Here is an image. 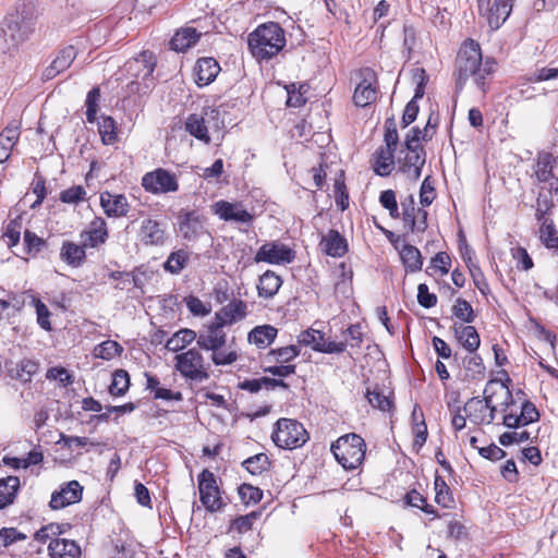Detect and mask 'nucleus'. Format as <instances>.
<instances>
[{
	"instance_id": "2",
	"label": "nucleus",
	"mask_w": 558,
	"mask_h": 558,
	"mask_svg": "<svg viewBox=\"0 0 558 558\" xmlns=\"http://www.w3.org/2000/svg\"><path fill=\"white\" fill-rule=\"evenodd\" d=\"M37 20V4L35 0H20L16 3L15 14L4 21L0 27V53L7 54L15 51L35 32Z\"/></svg>"
},
{
	"instance_id": "31",
	"label": "nucleus",
	"mask_w": 558,
	"mask_h": 558,
	"mask_svg": "<svg viewBox=\"0 0 558 558\" xmlns=\"http://www.w3.org/2000/svg\"><path fill=\"white\" fill-rule=\"evenodd\" d=\"M282 286V279L272 270H266L258 280L257 292L263 299H272Z\"/></svg>"
},
{
	"instance_id": "54",
	"label": "nucleus",
	"mask_w": 558,
	"mask_h": 558,
	"mask_svg": "<svg viewBox=\"0 0 558 558\" xmlns=\"http://www.w3.org/2000/svg\"><path fill=\"white\" fill-rule=\"evenodd\" d=\"M24 254L37 255L45 246V241L39 238L36 233L26 230L24 232Z\"/></svg>"
},
{
	"instance_id": "5",
	"label": "nucleus",
	"mask_w": 558,
	"mask_h": 558,
	"mask_svg": "<svg viewBox=\"0 0 558 558\" xmlns=\"http://www.w3.org/2000/svg\"><path fill=\"white\" fill-rule=\"evenodd\" d=\"M223 128L219 109L210 106L204 107L199 113L189 114L184 122L185 131L205 144L210 143L209 129L219 131Z\"/></svg>"
},
{
	"instance_id": "34",
	"label": "nucleus",
	"mask_w": 558,
	"mask_h": 558,
	"mask_svg": "<svg viewBox=\"0 0 558 558\" xmlns=\"http://www.w3.org/2000/svg\"><path fill=\"white\" fill-rule=\"evenodd\" d=\"M21 488V481L17 476L0 478V510L9 507L15 501Z\"/></svg>"
},
{
	"instance_id": "62",
	"label": "nucleus",
	"mask_w": 558,
	"mask_h": 558,
	"mask_svg": "<svg viewBox=\"0 0 558 558\" xmlns=\"http://www.w3.org/2000/svg\"><path fill=\"white\" fill-rule=\"evenodd\" d=\"M25 539L26 535L19 532L15 527H4L0 530V545L4 547Z\"/></svg>"
},
{
	"instance_id": "22",
	"label": "nucleus",
	"mask_w": 558,
	"mask_h": 558,
	"mask_svg": "<svg viewBox=\"0 0 558 558\" xmlns=\"http://www.w3.org/2000/svg\"><path fill=\"white\" fill-rule=\"evenodd\" d=\"M138 236L145 245H162L166 241L165 226L150 218L144 219L140 228Z\"/></svg>"
},
{
	"instance_id": "9",
	"label": "nucleus",
	"mask_w": 558,
	"mask_h": 558,
	"mask_svg": "<svg viewBox=\"0 0 558 558\" xmlns=\"http://www.w3.org/2000/svg\"><path fill=\"white\" fill-rule=\"evenodd\" d=\"M175 369L186 379L204 381L208 379L209 374L204 367V357L196 349H190L186 352L177 354Z\"/></svg>"
},
{
	"instance_id": "16",
	"label": "nucleus",
	"mask_w": 558,
	"mask_h": 558,
	"mask_svg": "<svg viewBox=\"0 0 558 558\" xmlns=\"http://www.w3.org/2000/svg\"><path fill=\"white\" fill-rule=\"evenodd\" d=\"M211 211L220 220L223 221L251 223L254 218L253 215L248 213L240 202L230 203L223 199L218 201L213 204Z\"/></svg>"
},
{
	"instance_id": "60",
	"label": "nucleus",
	"mask_w": 558,
	"mask_h": 558,
	"mask_svg": "<svg viewBox=\"0 0 558 558\" xmlns=\"http://www.w3.org/2000/svg\"><path fill=\"white\" fill-rule=\"evenodd\" d=\"M469 271L473 279L475 287L478 289V291L482 294L485 295L488 292L489 287H488V283L485 279V276H484L483 271L481 270L480 266L475 263H470Z\"/></svg>"
},
{
	"instance_id": "58",
	"label": "nucleus",
	"mask_w": 558,
	"mask_h": 558,
	"mask_svg": "<svg viewBox=\"0 0 558 558\" xmlns=\"http://www.w3.org/2000/svg\"><path fill=\"white\" fill-rule=\"evenodd\" d=\"M259 513L253 511L246 515H240L231 522V530L238 531L240 534L246 533L252 529L254 520L258 518Z\"/></svg>"
},
{
	"instance_id": "26",
	"label": "nucleus",
	"mask_w": 558,
	"mask_h": 558,
	"mask_svg": "<svg viewBox=\"0 0 558 558\" xmlns=\"http://www.w3.org/2000/svg\"><path fill=\"white\" fill-rule=\"evenodd\" d=\"M86 246L72 241H63L60 247V259L72 268L83 266L86 260Z\"/></svg>"
},
{
	"instance_id": "39",
	"label": "nucleus",
	"mask_w": 558,
	"mask_h": 558,
	"mask_svg": "<svg viewBox=\"0 0 558 558\" xmlns=\"http://www.w3.org/2000/svg\"><path fill=\"white\" fill-rule=\"evenodd\" d=\"M98 131L105 145H112L118 141L116 122L111 117H101L98 122Z\"/></svg>"
},
{
	"instance_id": "29",
	"label": "nucleus",
	"mask_w": 558,
	"mask_h": 558,
	"mask_svg": "<svg viewBox=\"0 0 558 558\" xmlns=\"http://www.w3.org/2000/svg\"><path fill=\"white\" fill-rule=\"evenodd\" d=\"M453 330L458 341L470 353H474L478 349L481 344V339L474 326L454 324Z\"/></svg>"
},
{
	"instance_id": "55",
	"label": "nucleus",
	"mask_w": 558,
	"mask_h": 558,
	"mask_svg": "<svg viewBox=\"0 0 558 558\" xmlns=\"http://www.w3.org/2000/svg\"><path fill=\"white\" fill-rule=\"evenodd\" d=\"M300 348L298 345H287L278 349H274L269 352L270 355L275 356L278 363H289L300 355Z\"/></svg>"
},
{
	"instance_id": "18",
	"label": "nucleus",
	"mask_w": 558,
	"mask_h": 558,
	"mask_svg": "<svg viewBox=\"0 0 558 558\" xmlns=\"http://www.w3.org/2000/svg\"><path fill=\"white\" fill-rule=\"evenodd\" d=\"M223 326L215 319L210 322L196 338L199 349L205 351H216L227 344V333Z\"/></svg>"
},
{
	"instance_id": "41",
	"label": "nucleus",
	"mask_w": 558,
	"mask_h": 558,
	"mask_svg": "<svg viewBox=\"0 0 558 558\" xmlns=\"http://www.w3.org/2000/svg\"><path fill=\"white\" fill-rule=\"evenodd\" d=\"M189 260V254L184 250L172 252L165 262L166 271L178 275L182 271Z\"/></svg>"
},
{
	"instance_id": "19",
	"label": "nucleus",
	"mask_w": 558,
	"mask_h": 558,
	"mask_svg": "<svg viewBox=\"0 0 558 558\" xmlns=\"http://www.w3.org/2000/svg\"><path fill=\"white\" fill-rule=\"evenodd\" d=\"M206 232L205 218L196 211H189L181 216L179 233L186 241H195Z\"/></svg>"
},
{
	"instance_id": "47",
	"label": "nucleus",
	"mask_w": 558,
	"mask_h": 558,
	"mask_svg": "<svg viewBox=\"0 0 558 558\" xmlns=\"http://www.w3.org/2000/svg\"><path fill=\"white\" fill-rule=\"evenodd\" d=\"M270 461L266 453H257L243 461V466L253 475H259L268 470Z\"/></svg>"
},
{
	"instance_id": "38",
	"label": "nucleus",
	"mask_w": 558,
	"mask_h": 558,
	"mask_svg": "<svg viewBox=\"0 0 558 558\" xmlns=\"http://www.w3.org/2000/svg\"><path fill=\"white\" fill-rule=\"evenodd\" d=\"M365 397L374 409L383 412H390L393 409L391 392L389 395H385L378 387H375L374 389L367 388Z\"/></svg>"
},
{
	"instance_id": "27",
	"label": "nucleus",
	"mask_w": 558,
	"mask_h": 558,
	"mask_svg": "<svg viewBox=\"0 0 558 558\" xmlns=\"http://www.w3.org/2000/svg\"><path fill=\"white\" fill-rule=\"evenodd\" d=\"M196 84L206 86L210 84L220 71L219 63L214 58H201L194 68Z\"/></svg>"
},
{
	"instance_id": "13",
	"label": "nucleus",
	"mask_w": 558,
	"mask_h": 558,
	"mask_svg": "<svg viewBox=\"0 0 558 558\" xmlns=\"http://www.w3.org/2000/svg\"><path fill=\"white\" fill-rule=\"evenodd\" d=\"M495 385H498L497 380H489L484 389L483 399L480 397H473L464 404L463 412L472 423L482 425L488 421L486 417V411L490 407L493 395L496 393V391L493 390Z\"/></svg>"
},
{
	"instance_id": "8",
	"label": "nucleus",
	"mask_w": 558,
	"mask_h": 558,
	"mask_svg": "<svg viewBox=\"0 0 558 558\" xmlns=\"http://www.w3.org/2000/svg\"><path fill=\"white\" fill-rule=\"evenodd\" d=\"M143 189L154 195L175 193L179 191L178 175L168 169L157 168L142 177Z\"/></svg>"
},
{
	"instance_id": "33",
	"label": "nucleus",
	"mask_w": 558,
	"mask_h": 558,
	"mask_svg": "<svg viewBox=\"0 0 558 558\" xmlns=\"http://www.w3.org/2000/svg\"><path fill=\"white\" fill-rule=\"evenodd\" d=\"M395 151L390 147L380 146L376 149L374 171L380 177H387L391 173L395 166Z\"/></svg>"
},
{
	"instance_id": "6",
	"label": "nucleus",
	"mask_w": 558,
	"mask_h": 558,
	"mask_svg": "<svg viewBox=\"0 0 558 558\" xmlns=\"http://www.w3.org/2000/svg\"><path fill=\"white\" fill-rule=\"evenodd\" d=\"M157 60L151 51L144 50L138 56L130 59L124 68L131 81V86H136V92L145 93L154 85L153 73Z\"/></svg>"
},
{
	"instance_id": "20",
	"label": "nucleus",
	"mask_w": 558,
	"mask_h": 558,
	"mask_svg": "<svg viewBox=\"0 0 558 558\" xmlns=\"http://www.w3.org/2000/svg\"><path fill=\"white\" fill-rule=\"evenodd\" d=\"M539 420V412L535 404L525 400L521 404V412L519 415L514 413H507L504 415L502 423L508 428L517 429L521 426H526Z\"/></svg>"
},
{
	"instance_id": "45",
	"label": "nucleus",
	"mask_w": 558,
	"mask_h": 558,
	"mask_svg": "<svg viewBox=\"0 0 558 558\" xmlns=\"http://www.w3.org/2000/svg\"><path fill=\"white\" fill-rule=\"evenodd\" d=\"M535 177L539 182L553 179V157L550 154L539 155L536 162Z\"/></svg>"
},
{
	"instance_id": "10",
	"label": "nucleus",
	"mask_w": 558,
	"mask_h": 558,
	"mask_svg": "<svg viewBox=\"0 0 558 558\" xmlns=\"http://www.w3.org/2000/svg\"><path fill=\"white\" fill-rule=\"evenodd\" d=\"M514 0H477L480 15L492 31H497L510 16Z\"/></svg>"
},
{
	"instance_id": "43",
	"label": "nucleus",
	"mask_w": 558,
	"mask_h": 558,
	"mask_svg": "<svg viewBox=\"0 0 558 558\" xmlns=\"http://www.w3.org/2000/svg\"><path fill=\"white\" fill-rule=\"evenodd\" d=\"M539 239L547 248L558 250V235L553 220L541 223Z\"/></svg>"
},
{
	"instance_id": "44",
	"label": "nucleus",
	"mask_w": 558,
	"mask_h": 558,
	"mask_svg": "<svg viewBox=\"0 0 558 558\" xmlns=\"http://www.w3.org/2000/svg\"><path fill=\"white\" fill-rule=\"evenodd\" d=\"M239 359L236 350L232 349L231 345H225L222 348L211 351V362L216 366H226L233 364Z\"/></svg>"
},
{
	"instance_id": "35",
	"label": "nucleus",
	"mask_w": 558,
	"mask_h": 558,
	"mask_svg": "<svg viewBox=\"0 0 558 558\" xmlns=\"http://www.w3.org/2000/svg\"><path fill=\"white\" fill-rule=\"evenodd\" d=\"M278 330L271 325H262L254 327L247 336L250 343L259 349L269 347L276 339Z\"/></svg>"
},
{
	"instance_id": "21",
	"label": "nucleus",
	"mask_w": 558,
	"mask_h": 558,
	"mask_svg": "<svg viewBox=\"0 0 558 558\" xmlns=\"http://www.w3.org/2000/svg\"><path fill=\"white\" fill-rule=\"evenodd\" d=\"M82 243L86 247L96 248L104 244L108 239V229L106 221L96 217L88 226V228L80 234Z\"/></svg>"
},
{
	"instance_id": "59",
	"label": "nucleus",
	"mask_w": 558,
	"mask_h": 558,
	"mask_svg": "<svg viewBox=\"0 0 558 558\" xmlns=\"http://www.w3.org/2000/svg\"><path fill=\"white\" fill-rule=\"evenodd\" d=\"M530 433L526 430L522 432H506L499 436V444L501 446L508 447L513 444H521L530 440Z\"/></svg>"
},
{
	"instance_id": "11",
	"label": "nucleus",
	"mask_w": 558,
	"mask_h": 558,
	"mask_svg": "<svg viewBox=\"0 0 558 558\" xmlns=\"http://www.w3.org/2000/svg\"><path fill=\"white\" fill-rule=\"evenodd\" d=\"M199 500L209 512H216L223 507L222 499L219 495L216 476L213 472L205 469L198 475Z\"/></svg>"
},
{
	"instance_id": "48",
	"label": "nucleus",
	"mask_w": 558,
	"mask_h": 558,
	"mask_svg": "<svg viewBox=\"0 0 558 558\" xmlns=\"http://www.w3.org/2000/svg\"><path fill=\"white\" fill-rule=\"evenodd\" d=\"M325 336L322 331L316 329H307L302 331L298 336V342L305 347H312L314 351H316V348H320L324 343Z\"/></svg>"
},
{
	"instance_id": "25",
	"label": "nucleus",
	"mask_w": 558,
	"mask_h": 558,
	"mask_svg": "<svg viewBox=\"0 0 558 558\" xmlns=\"http://www.w3.org/2000/svg\"><path fill=\"white\" fill-rule=\"evenodd\" d=\"M208 31L203 28L187 26L178 31L170 40V48L175 51H185L195 45L203 34Z\"/></svg>"
},
{
	"instance_id": "24",
	"label": "nucleus",
	"mask_w": 558,
	"mask_h": 558,
	"mask_svg": "<svg viewBox=\"0 0 558 558\" xmlns=\"http://www.w3.org/2000/svg\"><path fill=\"white\" fill-rule=\"evenodd\" d=\"M246 315V304L242 300H232L215 314V320L223 327L232 325Z\"/></svg>"
},
{
	"instance_id": "63",
	"label": "nucleus",
	"mask_w": 558,
	"mask_h": 558,
	"mask_svg": "<svg viewBox=\"0 0 558 558\" xmlns=\"http://www.w3.org/2000/svg\"><path fill=\"white\" fill-rule=\"evenodd\" d=\"M417 302L425 308H430L437 304V296L429 293L428 287L425 283H420L417 287Z\"/></svg>"
},
{
	"instance_id": "17",
	"label": "nucleus",
	"mask_w": 558,
	"mask_h": 558,
	"mask_svg": "<svg viewBox=\"0 0 558 558\" xmlns=\"http://www.w3.org/2000/svg\"><path fill=\"white\" fill-rule=\"evenodd\" d=\"M426 161L425 149L407 148L403 158H399L398 168L410 181H417L421 178L422 169Z\"/></svg>"
},
{
	"instance_id": "52",
	"label": "nucleus",
	"mask_w": 558,
	"mask_h": 558,
	"mask_svg": "<svg viewBox=\"0 0 558 558\" xmlns=\"http://www.w3.org/2000/svg\"><path fill=\"white\" fill-rule=\"evenodd\" d=\"M434 485H435V492H436V495H435L436 502L445 508H449L450 504L452 502V498L449 493V486L447 485L445 480L439 475H437L435 477Z\"/></svg>"
},
{
	"instance_id": "40",
	"label": "nucleus",
	"mask_w": 558,
	"mask_h": 558,
	"mask_svg": "<svg viewBox=\"0 0 558 558\" xmlns=\"http://www.w3.org/2000/svg\"><path fill=\"white\" fill-rule=\"evenodd\" d=\"M38 367L39 365L36 361L27 357L22 359L16 364L14 377L21 383H29L32 381V377L37 373Z\"/></svg>"
},
{
	"instance_id": "57",
	"label": "nucleus",
	"mask_w": 558,
	"mask_h": 558,
	"mask_svg": "<svg viewBox=\"0 0 558 558\" xmlns=\"http://www.w3.org/2000/svg\"><path fill=\"white\" fill-rule=\"evenodd\" d=\"M86 190L82 185H75L60 193V201L65 204H78L84 201Z\"/></svg>"
},
{
	"instance_id": "23",
	"label": "nucleus",
	"mask_w": 558,
	"mask_h": 558,
	"mask_svg": "<svg viewBox=\"0 0 558 558\" xmlns=\"http://www.w3.org/2000/svg\"><path fill=\"white\" fill-rule=\"evenodd\" d=\"M100 205L107 216L116 218L126 216L130 209V205L124 195L112 194L110 192L101 193Z\"/></svg>"
},
{
	"instance_id": "14",
	"label": "nucleus",
	"mask_w": 558,
	"mask_h": 558,
	"mask_svg": "<svg viewBox=\"0 0 558 558\" xmlns=\"http://www.w3.org/2000/svg\"><path fill=\"white\" fill-rule=\"evenodd\" d=\"M361 82L356 85L353 94V101L357 107H366L377 98V76L373 69L363 68L360 70Z\"/></svg>"
},
{
	"instance_id": "30",
	"label": "nucleus",
	"mask_w": 558,
	"mask_h": 558,
	"mask_svg": "<svg viewBox=\"0 0 558 558\" xmlns=\"http://www.w3.org/2000/svg\"><path fill=\"white\" fill-rule=\"evenodd\" d=\"M75 58L76 50L73 46H68L60 50L58 56L51 62V64L46 69V78L50 80L54 77L57 74L66 70L72 64Z\"/></svg>"
},
{
	"instance_id": "56",
	"label": "nucleus",
	"mask_w": 558,
	"mask_h": 558,
	"mask_svg": "<svg viewBox=\"0 0 558 558\" xmlns=\"http://www.w3.org/2000/svg\"><path fill=\"white\" fill-rule=\"evenodd\" d=\"M436 198V190L430 175L425 177L420 189V203L422 206L427 207L432 205Z\"/></svg>"
},
{
	"instance_id": "37",
	"label": "nucleus",
	"mask_w": 558,
	"mask_h": 558,
	"mask_svg": "<svg viewBox=\"0 0 558 558\" xmlns=\"http://www.w3.org/2000/svg\"><path fill=\"white\" fill-rule=\"evenodd\" d=\"M197 335L194 330L182 328L174 332L166 342V349L172 352L183 350L187 344L196 340Z\"/></svg>"
},
{
	"instance_id": "64",
	"label": "nucleus",
	"mask_w": 558,
	"mask_h": 558,
	"mask_svg": "<svg viewBox=\"0 0 558 558\" xmlns=\"http://www.w3.org/2000/svg\"><path fill=\"white\" fill-rule=\"evenodd\" d=\"M184 303L193 315L205 316L210 312V310L197 296L189 295L184 299Z\"/></svg>"
},
{
	"instance_id": "3",
	"label": "nucleus",
	"mask_w": 558,
	"mask_h": 558,
	"mask_svg": "<svg viewBox=\"0 0 558 558\" xmlns=\"http://www.w3.org/2000/svg\"><path fill=\"white\" fill-rule=\"evenodd\" d=\"M286 44L284 31L276 22L258 25L247 38L248 49L259 62L276 57L286 47Z\"/></svg>"
},
{
	"instance_id": "49",
	"label": "nucleus",
	"mask_w": 558,
	"mask_h": 558,
	"mask_svg": "<svg viewBox=\"0 0 558 558\" xmlns=\"http://www.w3.org/2000/svg\"><path fill=\"white\" fill-rule=\"evenodd\" d=\"M122 351L123 348L117 341L107 340L95 348V355L102 360H111L120 355Z\"/></svg>"
},
{
	"instance_id": "51",
	"label": "nucleus",
	"mask_w": 558,
	"mask_h": 558,
	"mask_svg": "<svg viewBox=\"0 0 558 558\" xmlns=\"http://www.w3.org/2000/svg\"><path fill=\"white\" fill-rule=\"evenodd\" d=\"M32 303L36 310L37 315V324L40 328H43L46 331H50L52 329L51 323H50V311L48 310L47 305L38 298L33 296Z\"/></svg>"
},
{
	"instance_id": "46",
	"label": "nucleus",
	"mask_w": 558,
	"mask_h": 558,
	"mask_svg": "<svg viewBox=\"0 0 558 558\" xmlns=\"http://www.w3.org/2000/svg\"><path fill=\"white\" fill-rule=\"evenodd\" d=\"M452 314L456 318L465 324H471L475 319L472 305L464 299L458 298L452 306Z\"/></svg>"
},
{
	"instance_id": "61",
	"label": "nucleus",
	"mask_w": 558,
	"mask_h": 558,
	"mask_svg": "<svg viewBox=\"0 0 558 558\" xmlns=\"http://www.w3.org/2000/svg\"><path fill=\"white\" fill-rule=\"evenodd\" d=\"M450 266V256L446 252H439L432 258L428 269L438 270L440 275H446L449 272Z\"/></svg>"
},
{
	"instance_id": "42",
	"label": "nucleus",
	"mask_w": 558,
	"mask_h": 558,
	"mask_svg": "<svg viewBox=\"0 0 558 558\" xmlns=\"http://www.w3.org/2000/svg\"><path fill=\"white\" fill-rule=\"evenodd\" d=\"M130 386V376L126 371L118 369L112 374V381L109 386V392L111 396L120 397L123 396Z\"/></svg>"
},
{
	"instance_id": "36",
	"label": "nucleus",
	"mask_w": 558,
	"mask_h": 558,
	"mask_svg": "<svg viewBox=\"0 0 558 558\" xmlns=\"http://www.w3.org/2000/svg\"><path fill=\"white\" fill-rule=\"evenodd\" d=\"M399 255L407 272H417L422 269L423 258L416 246L404 244L400 248Z\"/></svg>"
},
{
	"instance_id": "50",
	"label": "nucleus",
	"mask_w": 558,
	"mask_h": 558,
	"mask_svg": "<svg viewBox=\"0 0 558 558\" xmlns=\"http://www.w3.org/2000/svg\"><path fill=\"white\" fill-rule=\"evenodd\" d=\"M99 100H100L99 87L92 88L87 93L86 100H85L86 120L88 123H94L96 121V114L98 111Z\"/></svg>"
},
{
	"instance_id": "28",
	"label": "nucleus",
	"mask_w": 558,
	"mask_h": 558,
	"mask_svg": "<svg viewBox=\"0 0 558 558\" xmlns=\"http://www.w3.org/2000/svg\"><path fill=\"white\" fill-rule=\"evenodd\" d=\"M51 558H80L81 547L72 539L54 538L48 545Z\"/></svg>"
},
{
	"instance_id": "53",
	"label": "nucleus",
	"mask_w": 558,
	"mask_h": 558,
	"mask_svg": "<svg viewBox=\"0 0 558 558\" xmlns=\"http://www.w3.org/2000/svg\"><path fill=\"white\" fill-rule=\"evenodd\" d=\"M238 492L242 502L246 506L255 505L263 498V492L258 487H254L250 484H242Z\"/></svg>"
},
{
	"instance_id": "32",
	"label": "nucleus",
	"mask_w": 558,
	"mask_h": 558,
	"mask_svg": "<svg viewBox=\"0 0 558 558\" xmlns=\"http://www.w3.org/2000/svg\"><path fill=\"white\" fill-rule=\"evenodd\" d=\"M320 245H323L324 252L332 257H341L348 250L345 239L337 230H329Z\"/></svg>"
},
{
	"instance_id": "15",
	"label": "nucleus",
	"mask_w": 558,
	"mask_h": 558,
	"mask_svg": "<svg viewBox=\"0 0 558 558\" xmlns=\"http://www.w3.org/2000/svg\"><path fill=\"white\" fill-rule=\"evenodd\" d=\"M83 490V486L75 480L63 483L51 494L49 507L52 510H60L77 504L82 500Z\"/></svg>"
},
{
	"instance_id": "4",
	"label": "nucleus",
	"mask_w": 558,
	"mask_h": 558,
	"mask_svg": "<svg viewBox=\"0 0 558 558\" xmlns=\"http://www.w3.org/2000/svg\"><path fill=\"white\" fill-rule=\"evenodd\" d=\"M331 451L345 470L357 469L365 458L366 444L357 434H347L331 445Z\"/></svg>"
},
{
	"instance_id": "7",
	"label": "nucleus",
	"mask_w": 558,
	"mask_h": 558,
	"mask_svg": "<svg viewBox=\"0 0 558 558\" xmlns=\"http://www.w3.org/2000/svg\"><path fill=\"white\" fill-rule=\"evenodd\" d=\"M271 439L277 447L293 450L308 440V434L296 420L282 417L276 422Z\"/></svg>"
},
{
	"instance_id": "1",
	"label": "nucleus",
	"mask_w": 558,
	"mask_h": 558,
	"mask_svg": "<svg viewBox=\"0 0 558 558\" xmlns=\"http://www.w3.org/2000/svg\"><path fill=\"white\" fill-rule=\"evenodd\" d=\"M497 63L494 58H483L480 44L473 39H466L457 56L454 69L456 95L460 94L468 80H472L474 86L484 97L493 82Z\"/></svg>"
},
{
	"instance_id": "12",
	"label": "nucleus",
	"mask_w": 558,
	"mask_h": 558,
	"mask_svg": "<svg viewBox=\"0 0 558 558\" xmlns=\"http://www.w3.org/2000/svg\"><path fill=\"white\" fill-rule=\"evenodd\" d=\"M295 258V252L283 243L276 241L263 244L254 256L255 263H267L271 265L290 264Z\"/></svg>"
}]
</instances>
